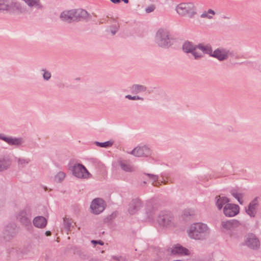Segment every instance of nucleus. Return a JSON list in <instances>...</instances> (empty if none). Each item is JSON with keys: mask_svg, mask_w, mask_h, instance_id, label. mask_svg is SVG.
Here are the masks:
<instances>
[{"mask_svg": "<svg viewBox=\"0 0 261 261\" xmlns=\"http://www.w3.org/2000/svg\"><path fill=\"white\" fill-rule=\"evenodd\" d=\"M211 232V230L208 225L201 222L192 223L187 229V233L190 239L199 241L207 240Z\"/></svg>", "mask_w": 261, "mask_h": 261, "instance_id": "f257e3e1", "label": "nucleus"}, {"mask_svg": "<svg viewBox=\"0 0 261 261\" xmlns=\"http://www.w3.org/2000/svg\"><path fill=\"white\" fill-rule=\"evenodd\" d=\"M173 38L168 29L161 28L155 32L154 42L159 47L167 48L173 44Z\"/></svg>", "mask_w": 261, "mask_h": 261, "instance_id": "f03ea898", "label": "nucleus"}, {"mask_svg": "<svg viewBox=\"0 0 261 261\" xmlns=\"http://www.w3.org/2000/svg\"><path fill=\"white\" fill-rule=\"evenodd\" d=\"M25 9L21 4L14 0H0V12L13 14H23Z\"/></svg>", "mask_w": 261, "mask_h": 261, "instance_id": "7ed1b4c3", "label": "nucleus"}, {"mask_svg": "<svg viewBox=\"0 0 261 261\" xmlns=\"http://www.w3.org/2000/svg\"><path fill=\"white\" fill-rule=\"evenodd\" d=\"M177 14L181 17L188 16L193 18L197 14V8L192 2L181 3L177 5L175 8Z\"/></svg>", "mask_w": 261, "mask_h": 261, "instance_id": "20e7f679", "label": "nucleus"}, {"mask_svg": "<svg viewBox=\"0 0 261 261\" xmlns=\"http://www.w3.org/2000/svg\"><path fill=\"white\" fill-rule=\"evenodd\" d=\"M68 169L74 177L80 179H88L92 176L86 168L81 164L77 163L72 165L69 162Z\"/></svg>", "mask_w": 261, "mask_h": 261, "instance_id": "39448f33", "label": "nucleus"}, {"mask_svg": "<svg viewBox=\"0 0 261 261\" xmlns=\"http://www.w3.org/2000/svg\"><path fill=\"white\" fill-rule=\"evenodd\" d=\"M158 222L160 226L165 228H173L177 226V222L172 214L169 212H161Z\"/></svg>", "mask_w": 261, "mask_h": 261, "instance_id": "423d86ee", "label": "nucleus"}, {"mask_svg": "<svg viewBox=\"0 0 261 261\" xmlns=\"http://www.w3.org/2000/svg\"><path fill=\"white\" fill-rule=\"evenodd\" d=\"M90 15L83 9H72L66 12V21L71 22L82 19H88Z\"/></svg>", "mask_w": 261, "mask_h": 261, "instance_id": "0eeeda50", "label": "nucleus"}, {"mask_svg": "<svg viewBox=\"0 0 261 261\" xmlns=\"http://www.w3.org/2000/svg\"><path fill=\"white\" fill-rule=\"evenodd\" d=\"M233 54V51L230 49L221 47L214 50L211 57L217 59L219 61H223L229 57L232 56Z\"/></svg>", "mask_w": 261, "mask_h": 261, "instance_id": "6e6552de", "label": "nucleus"}, {"mask_svg": "<svg viewBox=\"0 0 261 261\" xmlns=\"http://www.w3.org/2000/svg\"><path fill=\"white\" fill-rule=\"evenodd\" d=\"M105 208L104 201L100 198L93 199L90 204V209L91 213L98 215L102 213Z\"/></svg>", "mask_w": 261, "mask_h": 261, "instance_id": "1a4fd4ad", "label": "nucleus"}, {"mask_svg": "<svg viewBox=\"0 0 261 261\" xmlns=\"http://www.w3.org/2000/svg\"><path fill=\"white\" fill-rule=\"evenodd\" d=\"M151 151L149 147L144 145L142 146H137L128 153L132 154L135 156H148L151 154Z\"/></svg>", "mask_w": 261, "mask_h": 261, "instance_id": "9d476101", "label": "nucleus"}, {"mask_svg": "<svg viewBox=\"0 0 261 261\" xmlns=\"http://www.w3.org/2000/svg\"><path fill=\"white\" fill-rule=\"evenodd\" d=\"M224 215L227 217H233L238 215L240 212L238 205L228 203L225 205L223 210Z\"/></svg>", "mask_w": 261, "mask_h": 261, "instance_id": "9b49d317", "label": "nucleus"}, {"mask_svg": "<svg viewBox=\"0 0 261 261\" xmlns=\"http://www.w3.org/2000/svg\"><path fill=\"white\" fill-rule=\"evenodd\" d=\"M0 140L5 141L10 145L15 146H20L24 143V140L22 138H14L4 134H0Z\"/></svg>", "mask_w": 261, "mask_h": 261, "instance_id": "f8f14e48", "label": "nucleus"}, {"mask_svg": "<svg viewBox=\"0 0 261 261\" xmlns=\"http://www.w3.org/2000/svg\"><path fill=\"white\" fill-rule=\"evenodd\" d=\"M239 225V222L236 220L223 221L221 223V228L222 231L228 232L234 230Z\"/></svg>", "mask_w": 261, "mask_h": 261, "instance_id": "ddd939ff", "label": "nucleus"}, {"mask_svg": "<svg viewBox=\"0 0 261 261\" xmlns=\"http://www.w3.org/2000/svg\"><path fill=\"white\" fill-rule=\"evenodd\" d=\"M245 243L248 247L252 249H257L260 246L258 239L253 234H249L246 237Z\"/></svg>", "mask_w": 261, "mask_h": 261, "instance_id": "4468645a", "label": "nucleus"}, {"mask_svg": "<svg viewBox=\"0 0 261 261\" xmlns=\"http://www.w3.org/2000/svg\"><path fill=\"white\" fill-rule=\"evenodd\" d=\"M258 206V198H254L249 204L247 207L246 208V213L251 217H254Z\"/></svg>", "mask_w": 261, "mask_h": 261, "instance_id": "2eb2a0df", "label": "nucleus"}, {"mask_svg": "<svg viewBox=\"0 0 261 261\" xmlns=\"http://www.w3.org/2000/svg\"><path fill=\"white\" fill-rule=\"evenodd\" d=\"M142 202L139 199L133 200L129 204L127 211L130 215L135 214L142 207Z\"/></svg>", "mask_w": 261, "mask_h": 261, "instance_id": "dca6fc26", "label": "nucleus"}, {"mask_svg": "<svg viewBox=\"0 0 261 261\" xmlns=\"http://www.w3.org/2000/svg\"><path fill=\"white\" fill-rule=\"evenodd\" d=\"M15 235V229L11 226H6L2 233L1 238L5 241L11 240Z\"/></svg>", "mask_w": 261, "mask_h": 261, "instance_id": "f3484780", "label": "nucleus"}, {"mask_svg": "<svg viewBox=\"0 0 261 261\" xmlns=\"http://www.w3.org/2000/svg\"><path fill=\"white\" fill-rule=\"evenodd\" d=\"M31 9L36 10L42 11L44 9V6L41 0H22Z\"/></svg>", "mask_w": 261, "mask_h": 261, "instance_id": "a211bd4d", "label": "nucleus"}, {"mask_svg": "<svg viewBox=\"0 0 261 261\" xmlns=\"http://www.w3.org/2000/svg\"><path fill=\"white\" fill-rule=\"evenodd\" d=\"M17 219L25 226H28L31 224L30 215L25 211L19 212L17 215Z\"/></svg>", "mask_w": 261, "mask_h": 261, "instance_id": "6ab92c4d", "label": "nucleus"}, {"mask_svg": "<svg viewBox=\"0 0 261 261\" xmlns=\"http://www.w3.org/2000/svg\"><path fill=\"white\" fill-rule=\"evenodd\" d=\"M230 202L228 198L223 196H217L215 197V204L218 210L220 211L223 210L225 205L227 204Z\"/></svg>", "mask_w": 261, "mask_h": 261, "instance_id": "aec40b11", "label": "nucleus"}, {"mask_svg": "<svg viewBox=\"0 0 261 261\" xmlns=\"http://www.w3.org/2000/svg\"><path fill=\"white\" fill-rule=\"evenodd\" d=\"M172 254H177L180 255H188L189 254V250L182 247V246L177 244L174 246L171 250Z\"/></svg>", "mask_w": 261, "mask_h": 261, "instance_id": "412c9836", "label": "nucleus"}, {"mask_svg": "<svg viewBox=\"0 0 261 261\" xmlns=\"http://www.w3.org/2000/svg\"><path fill=\"white\" fill-rule=\"evenodd\" d=\"M12 164L11 160L7 156H0V171L9 169Z\"/></svg>", "mask_w": 261, "mask_h": 261, "instance_id": "4be33fe9", "label": "nucleus"}, {"mask_svg": "<svg viewBox=\"0 0 261 261\" xmlns=\"http://www.w3.org/2000/svg\"><path fill=\"white\" fill-rule=\"evenodd\" d=\"M34 225L37 228H43L47 224V220L43 216H37L33 221Z\"/></svg>", "mask_w": 261, "mask_h": 261, "instance_id": "5701e85b", "label": "nucleus"}, {"mask_svg": "<svg viewBox=\"0 0 261 261\" xmlns=\"http://www.w3.org/2000/svg\"><path fill=\"white\" fill-rule=\"evenodd\" d=\"M215 15H216L215 11L212 9H208L203 11L200 15V17L202 19L211 20L214 18Z\"/></svg>", "mask_w": 261, "mask_h": 261, "instance_id": "b1692460", "label": "nucleus"}, {"mask_svg": "<svg viewBox=\"0 0 261 261\" xmlns=\"http://www.w3.org/2000/svg\"><path fill=\"white\" fill-rule=\"evenodd\" d=\"M231 195L236 199L241 205L244 204L243 197L245 196V193L243 192H239L236 190H232L230 191Z\"/></svg>", "mask_w": 261, "mask_h": 261, "instance_id": "393cba45", "label": "nucleus"}, {"mask_svg": "<svg viewBox=\"0 0 261 261\" xmlns=\"http://www.w3.org/2000/svg\"><path fill=\"white\" fill-rule=\"evenodd\" d=\"M197 47L204 54L209 55L211 57L213 51L211 45L200 44L197 45Z\"/></svg>", "mask_w": 261, "mask_h": 261, "instance_id": "a878e982", "label": "nucleus"}, {"mask_svg": "<svg viewBox=\"0 0 261 261\" xmlns=\"http://www.w3.org/2000/svg\"><path fill=\"white\" fill-rule=\"evenodd\" d=\"M195 47H197V45L189 41L185 42L182 45V49L186 53H191Z\"/></svg>", "mask_w": 261, "mask_h": 261, "instance_id": "bb28decb", "label": "nucleus"}, {"mask_svg": "<svg viewBox=\"0 0 261 261\" xmlns=\"http://www.w3.org/2000/svg\"><path fill=\"white\" fill-rule=\"evenodd\" d=\"M131 90L133 93L138 94L145 92L146 88L143 85L135 84L132 86Z\"/></svg>", "mask_w": 261, "mask_h": 261, "instance_id": "cd10ccee", "label": "nucleus"}, {"mask_svg": "<svg viewBox=\"0 0 261 261\" xmlns=\"http://www.w3.org/2000/svg\"><path fill=\"white\" fill-rule=\"evenodd\" d=\"M121 169L125 171L131 172L134 171V168L130 164L123 161H120L119 163Z\"/></svg>", "mask_w": 261, "mask_h": 261, "instance_id": "c85d7f7f", "label": "nucleus"}, {"mask_svg": "<svg viewBox=\"0 0 261 261\" xmlns=\"http://www.w3.org/2000/svg\"><path fill=\"white\" fill-rule=\"evenodd\" d=\"M146 219L151 221L153 219V216L154 214V210L151 206H147L146 209Z\"/></svg>", "mask_w": 261, "mask_h": 261, "instance_id": "c756f323", "label": "nucleus"}, {"mask_svg": "<svg viewBox=\"0 0 261 261\" xmlns=\"http://www.w3.org/2000/svg\"><path fill=\"white\" fill-rule=\"evenodd\" d=\"M94 143L98 147L102 148H108L113 145L114 141L113 140H109L105 142H95Z\"/></svg>", "mask_w": 261, "mask_h": 261, "instance_id": "7c9ffc66", "label": "nucleus"}, {"mask_svg": "<svg viewBox=\"0 0 261 261\" xmlns=\"http://www.w3.org/2000/svg\"><path fill=\"white\" fill-rule=\"evenodd\" d=\"M146 175L148 176L149 178L152 182V184L153 185L157 186L158 185H160V182L159 181V177L158 175L149 173H147Z\"/></svg>", "mask_w": 261, "mask_h": 261, "instance_id": "2f4dec72", "label": "nucleus"}, {"mask_svg": "<svg viewBox=\"0 0 261 261\" xmlns=\"http://www.w3.org/2000/svg\"><path fill=\"white\" fill-rule=\"evenodd\" d=\"M65 177V174L62 171L59 172L54 177V181L56 182L60 183L62 182Z\"/></svg>", "mask_w": 261, "mask_h": 261, "instance_id": "473e14b6", "label": "nucleus"}, {"mask_svg": "<svg viewBox=\"0 0 261 261\" xmlns=\"http://www.w3.org/2000/svg\"><path fill=\"white\" fill-rule=\"evenodd\" d=\"M30 162L29 159L19 158L17 159L18 166L19 168L25 167Z\"/></svg>", "mask_w": 261, "mask_h": 261, "instance_id": "72a5a7b5", "label": "nucleus"}, {"mask_svg": "<svg viewBox=\"0 0 261 261\" xmlns=\"http://www.w3.org/2000/svg\"><path fill=\"white\" fill-rule=\"evenodd\" d=\"M41 71L42 72V77L44 81H48L50 79L51 74L49 71L45 68H42Z\"/></svg>", "mask_w": 261, "mask_h": 261, "instance_id": "f704fd0d", "label": "nucleus"}, {"mask_svg": "<svg viewBox=\"0 0 261 261\" xmlns=\"http://www.w3.org/2000/svg\"><path fill=\"white\" fill-rule=\"evenodd\" d=\"M197 49H198V47H195L193 51H192L191 53L192 55L194 56V59L196 60L200 59L203 57L202 54L197 50Z\"/></svg>", "mask_w": 261, "mask_h": 261, "instance_id": "c9c22d12", "label": "nucleus"}, {"mask_svg": "<svg viewBox=\"0 0 261 261\" xmlns=\"http://www.w3.org/2000/svg\"><path fill=\"white\" fill-rule=\"evenodd\" d=\"M125 98H127L128 99H130V100H143V99H144L143 97H140L138 96H132L130 95H126L125 96Z\"/></svg>", "mask_w": 261, "mask_h": 261, "instance_id": "e433bc0d", "label": "nucleus"}, {"mask_svg": "<svg viewBox=\"0 0 261 261\" xmlns=\"http://www.w3.org/2000/svg\"><path fill=\"white\" fill-rule=\"evenodd\" d=\"M155 7L154 5H150L145 8V12L147 13H149L153 12L155 10Z\"/></svg>", "mask_w": 261, "mask_h": 261, "instance_id": "4c0bfd02", "label": "nucleus"}, {"mask_svg": "<svg viewBox=\"0 0 261 261\" xmlns=\"http://www.w3.org/2000/svg\"><path fill=\"white\" fill-rule=\"evenodd\" d=\"M112 258L117 261H124V258L121 256L113 255Z\"/></svg>", "mask_w": 261, "mask_h": 261, "instance_id": "58836bf2", "label": "nucleus"}, {"mask_svg": "<svg viewBox=\"0 0 261 261\" xmlns=\"http://www.w3.org/2000/svg\"><path fill=\"white\" fill-rule=\"evenodd\" d=\"M91 243H92L94 245H97V244H99V245H103L104 244V243L103 242H102V241H100V240H92L91 241Z\"/></svg>", "mask_w": 261, "mask_h": 261, "instance_id": "ea45409f", "label": "nucleus"}, {"mask_svg": "<svg viewBox=\"0 0 261 261\" xmlns=\"http://www.w3.org/2000/svg\"><path fill=\"white\" fill-rule=\"evenodd\" d=\"M118 30V27H112L111 29V33L113 35H115L116 34V33L117 32Z\"/></svg>", "mask_w": 261, "mask_h": 261, "instance_id": "a19ab883", "label": "nucleus"}, {"mask_svg": "<svg viewBox=\"0 0 261 261\" xmlns=\"http://www.w3.org/2000/svg\"><path fill=\"white\" fill-rule=\"evenodd\" d=\"M222 18L224 19L230 20L232 18V16L230 15H223Z\"/></svg>", "mask_w": 261, "mask_h": 261, "instance_id": "79ce46f5", "label": "nucleus"}, {"mask_svg": "<svg viewBox=\"0 0 261 261\" xmlns=\"http://www.w3.org/2000/svg\"><path fill=\"white\" fill-rule=\"evenodd\" d=\"M60 18L63 20H64V19L65 18V13L64 12H63L60 14Z\"/></svg>", "mask_w": 261, "mask_h": 261, "instance_id": "37998d69", "label": "nucleus"}, {"mask_svg": "<svg viewBox=\"0 0 261 261\" xmlns=\"http://www.w3.org/2000/svg\"><path fill=\"white\" fill-rule=\"evenodd\" d=\"M110 1L114 4H118L120 2V0H110Z\"/></svg>", "mask_w": 261, "mask_h": 261, "instance_id": "c03bdc74", "label": "nucleus"}, {"mask_svg": "<svg viewBox=\"0 0 261 261\" xmlns=\"http://www.w3.org/2000/svg\"><path fill=\"white\" fill-rule=\"evenodd\" d=\"M51 233L50 231H46L45 232V235L46 236H51Z\"/></svg>", "mask_w": 261, "mask_h": 261, "instance_id": "a18cd8bd", "label": "nucleus"}, {"mask_svg": "<svg viewBox=\"0 0 261 261\" xmlns=\"http://www.w3.org/2000/svg\"><path fill=\"white\" fill-rule=\"evenodd\" d=\"M122 2H123L124 3H125V4H127L128 3V0H121Z\"/></svg>", "mask_w": 261, "mask_h": 261, "instance_id": "49530a36", "label": "nucleus"}, {"mask_svg": "<svg viewBox=\"0 0 261 261\" xmlns=\"http://www.w3.org/2000/svg\"><path fill=\"white\" fill-rule=\"evenodd\" d=\"M66 228H67V227H68V226H69V223H68V222H67V221H66Z\"/></svg>", "mask_w": 261, "mask_h": 261, "instance_id": "de8ad7c7", "label": "nucleus"}, {"mask_svg": "<svg viewBox=\"0 0 261 261\" xmlns=\"http://www.w3.org/2000/svg\"><path fill=\"white\" fill-rule=\"evenodd\" d=\"M63 220H64V221H65V218H63Z\"/></svg>", "mask_w": 261, "mask_h": 261, "instance_id": "09e8293b", "label": "nucleus"}]
</instances>
